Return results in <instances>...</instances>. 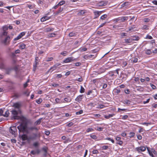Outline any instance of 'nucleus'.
<instances>
[{
    "instance_id": "obj_1",
    "label": "nucleus",
    "mask_w": 157,
    "mask_h": 157,
    "mask_svg": "<svg viewBox=\"0 0 157 157\" xmlns=\"http://www.w3.org/2000/svg\"><path fill=\"white\" fill-rule=\"evenodd\" d=\"M40 133H33L31 135L29 136V140H36L40 137Z\"/></svg>"
},
{
    "instance_id": "obj_2",
    "label": "nucleus",
    "mask_w": 157,
    "mask_h": 157,
    "mask_svg": "<svg viewBox=\"0 0 157 157\" xmlns=\"http://www.w3.org/2000/svg\"><path fill=\"white\" fill-rule=\"evenodd\" d=\"M10 132L14 136H16L17 135V130L16 126H12L10 128Z\"/></svg>"
},
{
    "instance_id": "obj_3",
    "label": "nucleus",
    "mask_w": 157,
    "mask_h": 157,
    "mask_svg": "<svg viewBox=\"0 0 157 157\" xmlns=\"http://www.w3.org/2000/svg\"><path fill=\"white\" fill-rule=\"evenodd\" d=\"M27 127V125L26 124H24L23 123H21L19 125L17 126V128L19 130L20 132H24L25 131Z\"/></svg>"
},
{
    "instance_id": "obj_4",
    "label": "nucleus",
    "mask_w": 157,
    "mask_h": 157,
    "mask_svg": "<svg viewBox=\"0 0 157 157\" xmlns=\"http://www.w3.org/2000/svg\"><path fill=\"white\" fill-rule=\"evenodd\" d=\"M11 112L13 116V117L11 118L12 120L17 119V112L15 110H13Z\"/></svg>"
},
{
    "instance_id": "obj_5",
    "label": "nucleus",
    "mask_w": 157,
    "mask_h": 157,
    "mask_svg": "<svg viewBox=\"0 0 157 157\" xmlns=\"http://www.w3.org/2000/svg\"><path fill=\"white\" fill-rule=\"evenodd\" d=\"M76 59H74L73 57H70L66 59L63 61V62L65 63H68L74 61Z\"/></svg>"
},
{
    "instance_id": "obj_6",
    "label": "nucleus",
    "mask_w": 157,
    "mask_h": 157,
    "mask_svg": "<svg viewBox=\"0 0 157 157\" xmlns=\"http://www.w3.org/2000/svg\"><path fill=\"white\" fill-rule=\"evenodd\" d=\"M136 150L138 152L140 153L142 151H145L146 150V148L145 147L141 146L136 148Z\"/></svg>"
},
{
    "instance_id": "obj_7",
    "label": "nucleus",
    "mask_w": 157,
    "mask_h": 157,
    "mask_svg": "<svg viewBox=\"0 0 157 157\" xmlns=\"http://www.w3.org/2000/svg\"><path fill=\"white\" fill-rule=\"evenodd\" d=\"M25 34V32H22L21 33L16 37L14 39V40H17L19 39H21L23 36H24Z\"/></svg>"
},
{
    "instance_id": "obj_8",
    "label": "nucleus",
    "mask_w": 157,
    "mask_h": 157,
    "mask_svg": "<svg viewBox=\"0 0 157 157\" xmlns=\"http://www.w3.org/2000/svg\"><path fill=\"white\" fill-rule=\"evenodd\" d=\"M83 95L82 94L78 96L75 99V101L80 103L83 98Z\"/></svg>"
},
{
    "instance_id": "obj_9",
    "label": "nucleus",
    "mask_w": 157,
    "mask_h": 157,
    "mask_svg": "<svg viewBox=\"0 0 157 157\" xmlns=\"http://www.w3.org/2000/svg\"><path fill=\"white\" fill-rule=\"evenodd\" d=\"M107 3V2H106L105 1H101L98 2L97 4V6H102L106 5Z\"/></svg>"
},
{
    "instance_id": "obj_10",
    "label": "nucleus",
    "mask_w": 157,
    "mask_h": 157,
    "mask_svg": "<svg viewBox=\"0 0 157 157\" xmlns=\"http://www.w3.org/2000/svg\"><path fill=\"white\" fill-rule=\"evenodd\" d=\"M21 138L22 140L25 141L26 140H29V136H28L26 134H23L21 136Z\"/></svg>"
},
{
    "instance_id": "obj_11",
    "label": "nucleus",
    "mask_w": 157,
    "mask_h": 157,
    "mask_svg": "<svg viewBox=\"0 0 157 157\" xmlns=\"http://www.w3.org/2000/svg\"><path fill=\"white\" fill-rule=\"evenodd\" d=\"M40 152V150L38 149H37L36 150L31 151L30 153L33 155H34L36 154H38Z\"/></svg>"
},
{
    "instance_id": "obj_12",
    "label": "nucleus",
    "mask_w": 157,
    "mask_h": 157,
    "mask_svg": "<svg viewBox=\"0 0 157 157\" xmlns=\"http://www.w3.org/2000/svg\"><path fill=\"white\" fill-rule=\"evenodd\" d=\"M10 37L9 36H7L3 41V43L5 44H8L10 41Z\"/></svg>"
},
{
    "instance_id": "obj_13",
    "label": "nucleus",
    "mask_w": 157,
    "mask_h": 157,
    "mask_svg": "<svg viewBox=\"0 0 157 157\" xmlns=\"http://www.w3.org/2000/svg\"><path fill=\"white\" fill-rule=\"evenodd\" d=\"M115 115V114L114 113L109 114L108 115H104V117L106 119H108L109 118L113 117Z\"/></svg>"
},
{
    "instance_id": "obj_14",
    "label": "nucleus",
    "mask_w": 157,
    "mask_h": 157,
    "mask_svg": "<svg viewBox=\"0 0 157 157\" xmlns=\"http://www.w3.org/2000/svg\"><path fill=\"white\" fill-rule=\"evenodd\" d=\"M13 106L15 108L18 109L21 106V104L19 102H17L13 104Z\"/></svg>"
},
{
    "instance_id": "obj_15",
    "label": "nucleus",
    "mask_w": 157,
    "mask_h": 157,
    "mask_svg": "<svg viewBox=\"0 0 157 157\" xmlns=\"http://www.w3.org/2000/svg\"><path fill=\"white\" fill-rule=\"evenodd\" d=\"M59 65V64H56L55 65L53 66L52 67L50 68L49 70L48 71H51V72L52 71L56 69L57 67Z\"/></svg>"
},
{
    "instance_id": "obj_16",
    "label": "nucleus",
    "mask_w": 157,
    "mask_h": 157,
    "mask_svg": "<svg viewBox=\"0 0 157 157\" xmlns=\"http://www.w3.org/2000/svg\"><path fill=\"white\" fill-rule=\"evenodd\" d=\"M94 13L95 15V18H97L100 15V14L101 13V12L98 11H95L94 12Z\"/></svg>"
},
{
    "instance_id": "obj_17",
    "label": "nucleus",
    "mask_w": 157,
    "mask_h": 157,
    "mask_svg": "<svg viewBox=\"0 0 157 157\" xmlns=\"http://www.w3.org/2000/svg\"><path fill=\"white\" fill-rule=\"evenodd\" d=\"M49 19V17L45 16L41 18L40 19V21L41 22H44L45 21Z\"/></svg>"
},
{
    "instance_id": "obj_18",
    "label": "nucleus",
    "mask_w": 157,
    "mask_h": 157,
    "mask_svg": "<svg viewBox=\"0 0 157 157\" xmlns=\"http://www.w3.org/2000/svg\"><path fill=\"white\" fill-rule=\"evenodd\" d=\"M128 17H120V19L121 21L123 22L125 21L128 20Z\"/></svg>"
},
{
    "instance_id": "obj_19",
    "label": "nucleus",
    "mask_w": 157,
    "mask_h": 157,
    "mask_svg": "<svg viewBox=\"0 0 157 157\" xmlns=\"http://www.w3.org/2000/svg\"><path fill=\"white\" fill-rule=\"evenodd\" d=\"M43 118H41L38 119L37 121H36L35 123V124L36 125H37L39 124L41 122V120H42Z\"/></svg>"
},
{
    "instance_id": "obj_20",
    "label": "nucleus",
    "mask_w": 157,
    "mask_h": 157,
    "mask_svg": "<svg viewBox=\"0 0 157 157\" xmlns=\"http://www.w3.org/2000/svg\"><path fill=\"white\" fill-rule=\"evenodd\" d=\"M55 101L57 103H62L64 102V101H63L61 100L60 99L58 98H56L55 99Z\"/></svg>"
},
{
    "instance_id": "obj_21",
    "label": "nucleus",
    "mask_w": 157,
    "mask_h": 157,
    "mask_svg": "<svg viewBox=\"0 0 157 157\" xmlns=\"http://www.w3.org/2000/svg\"><path fill=\"white\" fill-rule=\"evenodd\" d=\"M28 129L29 130H31V131H33V130H35L37 131V130H38V129H39L38 128L36 127L35 126H33V127H29V128Z\"/></svg>"
},
{
    "instance_id": "obj_22",
    "label": "nucleus",
    "mask_w": 157,
    "mask_h": 157,
    "mask_svg": "<svg viewBox=\"0 0 157 157\" xmlns=\"http://www.w3.org/2000/svg\"><path fill=\"white\" fill-rule=\"evenodd\" d=\"M125 43H131L132 42V40L131 38L125 39H124Z\"/></svg>"
},
{
    "instance_id": "obj_23",
    "label": "nucleus",
    "mask_w": 157,
    "mask_h": 157,
    "mask_svg": "<svg viewBox=\"0 0 157 157\" xmlns=\"http://www.w3.org/2000/svg\"><path fill=\"white\" fill-rule=\"evenodd\" d=\"M86 13V10H81L78 13V15H82Z\"/></svg>"
},
{
    "instance_id": "obj_24",
    "label": "nucleus",
    "mask_w": 157,
    "mask_h": 157,
    "mask_svg": "<svg viewBox=\"0 0 157 157\" xmlns=\"http://www.w3.org/2000/svg\"><path fill=\"white\" fill-rule=\"evenodd\" d=\"M93 56L91 55H85L83 56V58L85 59H88L91 58Z\"/></svg>"
},
{
    "instance_id": "obj_25",
    "label": "nucleus",
    "mask_w": 157,
    "mask_h": 157,
    "mask_svg": "<svg viewBox=\"0 0 157 157\" xmlns=\"http://www.w3.org/2000/svg\"><path fill=\"white\" fill-rule=\"evenodd\" d=\"M152 52L150 49H147L145 50V53L148 55H150L152 54Z\"/></svg>"
},
{
    "instance_id": "obj_26",
    "label": "nucleus",
    "mask_w": 157,
    "mask_h": 157,
    "mask_svg": "<svg viewBox=\"0 0 157 157\" xmlns=\"http://www.w3.org/2000/svg\"><path fill=\"white\" fill-rule=\"evenodd\" d=\"M63 10V8L62 7H60L59 10L56 12V14L58 15L59 13L61 12Z\"/></svg>"
},
{
    "instance_id": "obj_27",
    "label": "nucleus",
    "mask_w": 157,
    "mask_h": 157,
    "mask_svg": "<svg viewBox=\"0 0 157 157\" xmlns=\"http://www.w3.org/2000/svg\"><path fill=\"white\" fill-rule=\"evenodd\" d=\"M147 149L149 155L152 157H155L153 155V153L151 151V150L149 149V148L147 147Z\"/></svg>"
},
{
    "instance_id": "obj_28",
    "label": "nucleus",
    "mask_w": 157,
    "mask_h": 157,
    "mask_svg": "<svg viewBox=\"0 0 157 157\" xmlns=\"http://www.w3.org/2000/svg\"><path fill=\"white\" fill-rule=\"evenodd\" d=\"M123 103L124 104H129L131 103V101L128 100H125L123 101Z\"/></svg>"
},
{
    "instance_id": "obj_29",
    "label": "nucleus",
    "mask_w": 157,
    "mask_h": 157,
    "mask_svg": "<svg viewBox=\"0 0 157 157\" xmlns=\"http://www.w3.org/2000/svg\"><path fill=\"white\" fill-rule=\"evenodd\" d=\"M26 46V45L25 44H21L19 48L21 49H23L25 48Z\"/></svg>"
},
{
    "instance_id": "obj_30",
    "label": "nucleus",
    "mask_w": 157,
    "mask_h": 157,
    "mask_svg": "<svg viewBox=\"0 0 157 157\" xmlns=\"http://www.w3.org/2000/svg\"><path fill=\"white\" fill-rule=\"evenodd\" d=\"M9 114V112L8 110H7L6 111L5 114L3 115V116L6 117H7Z\"/></svg>"
},
{
    "instance_id": "obj_31",
    "label": "nucleus",
    "mask_w": 157,
    "mask_h": 157,
    "mask_svg": "<svg viewBox=\"0 0 157 157\" xmlns=\"http://www.w3.org/2000/svg\"><path fill=\"white\" fill-rule=\"evenodd\" d=\"M21 94L20 93H16L14 94V96L17 98H18L21 97Z\"/></svg>"
},
{
    "instance_id": "obj_32",
    "label": "nucleus",
    "mask_w": 157,
    "mask_h": 157,
    "mask_svg": "<svg viewBox=\"0 0 157 157\" xmlns=\"http://www.w3.org/2000/svg\"><path fill=\"white\" fill-rule=\"evenodd\" d=\"M71 101V99L68 98H64V101H66V102H70Z\"/></svg>"
},
{
    "instance_id": "obj_33",
    "label": "nucleus",
    "mask_w": 157,
    "mask_h": 157,
    "mask_svg": "<svg viewBox=\"0 0 157 157\" xmlns=\"http://www.w3.org/2000/svg\"><path fill=\"white\" fill-rule=\"evenodd\" d=\"M12 69L11 68H8L6 70V73L9 74L11 72Z\"/></svg>"
},
{
    "instance_id": "obj_34",
    "label": "nucleus",
    "mask_w": 157,
    "mask_h": 157,
    "mask_svg": "<svg viewBox=\"0 0 157 157\" xmlns=\"http://www.w3.org/2000/svg\"><path fill=\"white\" fill-rule=\"evenodd\" d=\"M107 17V15L105 14L103 15H102L100 17V19L102 20L105 19Z\"/></svg>"
},
{
    "instance_id": "obj_35",
    "label": "nucleus",
    "mask_w": 157,
    "mask_h": 157,
    "mask_svg": "<svg viewBox=\"0 0 157 157\" xmlns=\"http://www.w3.org/2000/svg\"><path fill=\"white\" fill-rule=\"evenodd\" d=\"M38 64V62L37 61H35V64L33 65V70H35L36 69V68L37 67V65Z\"/></svg>"
},
{
    "instance_id": "obj_36",
    "label": "nucleus",
    "mask_w": 157,
    "mask_h": 157,
    "mask_svg": "<svg viewBox=\"0 0 157 157\" xmlns=\"http://www.w3.org/2000/svg\"><path fill=\"white\" fill-rule=\"evenodd\" d=\"M30 93L28 90H27L26 91L23 92V94L26 95L27 97L29 96Z\"/></svg>"
},
{
    "instance_id": "obj_37",
    "label": "nucleus",
    "mask_w": 157,
    "mask_h": 157,
    "mask_svg": "<svg viewBox=\"0 0 157 157\" xmlns=\"http://www.w3.org/2000/svg\"><path fill=\"white\" fill-rule=\"evenodd\" d=\"M139 39V37L138 36H133V38L132 39V41L133 40H138Z\"/></svg>"
},
{
    "instance_id": "obj_38",
    "label": "nucleus",
    "mask_w": 157,
    "mask_h": 157,
    "mask_svg": "<svg viewBox=\"0 0 157 157\" xmlns=\"http://www.w3.org/2000/svg\"><path fill=\"white\" fill-rule=\"evenodd\" d=\"M54 30V29L53 28H47L46 29V31L47 32H49L51 31H52Z\"/></svg>"
},
{
    "instance_id": "obj_39",
    "label": "nucleus",
    "mask_w": 157,
    "mask_h": 157,
    "mask_svg": "<svg viewBox=\"0 0 157 157\" xmlns=\"http://www.w3.org/2000/svg\"><path fill=\"white\" fill-rule=\"evenodd\" d=\"M142 29L148 30L149 29L148 26L147 25H144L142 28Z\"/></svg>"
},
{
    "instance_id": "obj_40",
    "label": "nucleus",
    "mask_w": 157,
    "mask_h": 157,
    "mask_svg": "<svg viewBox=\"0 0 157 157\" xmlns=\"http://www.w3.org/2000/svg\"><path fill=\"white\" fill-rule=\"evenodd\" d=\"M53 59V58L52 57H48L46 59V61L47 62L52 61Z\"/></svg>"
},
{
    "instance_id": "obj_41",
    "label": "nucleus",
    "mask_w": 157,
    "mask_h": 157,
    "mask_svg": "<svg viewBox=\"0 0 157 157\" xmlns=\"http://www.w3.org/2000/svg\"><path fill=\"white\" fill-rule=\"evenodd\" d=\"M2 28L3 30V31H6L7 30H8V27L7 25H5Z\"/></svg>"
},
{
    "instance_id": "obj_42",
    "label": "nucleus",
    "mask_w": 157,
    "mask_h": 157,
    "mask_svg": "<svg viewBox=\"0 0 157 157\" xmlns=\"http://www.w3.org/2000/svg\"><path fill=\"white\" fill-rule=\"evenodd\" d=\"M84 91H85V89L82 86H81V89H80V92L81 93H84Z\"/></svg>"
},
{
    "instance_id": "obj_43",
    "label": "nucleus",
    "mask_w": 157,
    "mask_h": 157,
    "mask_svg": "<svg viewBox=\"0 0 157 157\" xmlns=\"http://www.w3.org/2000/svg\"><path fill=\"white\" fill-rule=\"evenodd\" d=\"M65 3V2L64 1H62L59 2L58 4L59 6H61L64 4Z\"/></svg>"
},
{
    "instance_id": "obj_44",
    "label": "nucleus",
    "mask_w": 157,
    "mask_h": 157,
    "mask_svg": "<svg viewBox=\"0 0 157 157\" xmlns=\"http://www.w3.org/2000/svg\"><path fill=\"white\" fill-rule=\"evenodd\" d=\"M109 147V146H103L101 147V148L102 150H105L108 149Z\"/></svg>"
},
{
    "instance_id": "obj_45",
    "label": "nucleus",
    "mask_w": 157,
    "mask_h": 157,
    "mask_svg": "<svg viewBox=\"0 0 157 157\" xmlns=\"http://www.w3.org/2000/svg\"><path fill=\"white\" fill-rule=\"evenodd\" d=\"M94 131V129L92 128H89L86 129V131L87 132Z\"/></svg>"
},
{
    "instance_id": "obj_46",
    "label": "nucleus",
    "mask_w": 157,
    "mask_h": 157,
    "mask_svg": "<svg viewBox=\"0 0 157 157\" xmlns=\"http://www.w3.org/2000/svg\"><path fill=\"white\" fill-rule=\"evenodd\" d=\"M128 3L127 2H126L124 3L122 5H121L122 7H124L125 6H127L128 5Z\"/></svg>"
},
{
    "instance_id": "obj_47",
    "label": "nucleus",
    "mask_w": 157,
    "mask_h": 157,
    "mask_svg": "<svg viewBox=\"0 0 157 157\" xmlns=\"http://www.w3.org/2000/svg\"><path fill=\"white\" fill-rule=\"evenodd\" d=\"M42 101V99L41 98L39 99L38 100H36V102L38 104H40Z\"/></svg>"
},
{
    "instance_id": "obj_48",
    "label": "nucleus",
    "mask_w": 157,
    "mask_h": 157,
    "mask_svg": "<svg viewBox=\"0 0 157 157\" xmlns=\"http://www.w3.org/2000/svg\"><path fill=\"white\" fill-rule=\"evenodd\" d=\"M75 34L73 32H71L69 34V36L70 37H72L75 36Z\"/></svg>"
},
{
    "instance_id": "obj_49",
    "label": "nucleus",
    "mask_w": 157,
    "mask_h": 157,
    "mask_svg": "<svg viewBox=\"0 0 157 157\" xmlns=\"http://www.w3.org/2000/svg\"><path fill=\"white\" fill-rule=\"evenodd\" d=\"M136 28V27L135 25H133L131 27H130L129 28V31H131Z\"/></svg>"
},
{
    "instance_id": "obj_50",
    "label": "nucleus",
    "mask_w": 157,
    "mask_h": 157,
    "mask_svg": "<svg viewBox=\"0 0 157 157\" xmlns=\"http://www.w3.org/2000/svg\"><path fill=\"white\" fill-rule=\"evenodd\" d=\"M117 144H119L120 145H122V144H123V141L121 140H120L119 141H118L117 142Z\"/></svg>"
},
{
    "instance_id": "obj_51",
    "label": "nucleus",
    "mask_w": 157,
    "mask_h": 157,
    "mask_svg": "<svg viewBox=\"0 0 157 157\" xmlns=\"http://www.w3.org/2000/svg\"><path fill=\"white\" fill-rule=\"evenodd\" d=\"M146 38L149 39H152L153 38L151 36H150L149 35H147L146 36Z\"/></svg>"
},
{
    "instance_id": "obj_52",
    "label": "nucleus",
    "mask_w": 157,
    "mask_h": 157,
    "mask_svg": "<svg viewBox=\"0 0 157 157\" xmlns=\"http://www.w3.org/2000/svg\"><path fill=\"white\" fill-rule=\"evenodd\" d=\"M83 113V110H80L79 111L77 112L76 113V115H79Z\"/></svg>"
},
{
    "instance_id": "obj_53",
    "label": "nucleus",
    "mask_w": 157,
    "mask_h": 157,
    "mask_svg": "<svg viewBox=\"0 0 157 157\" xmlns=\"http://www.w3.org/2000/svg\"><path fill=\"white\" fill-rule=\"evenodd\" d=\"M128 117V116L127 115H125L124 116H122V119L123 120H125L127 119Z\"/></svg>"
},
{
    "instance_id": "obj_54",
    "label": "nucleus",
    "mask_w": 157,
    "mask_h": 157,
    "mask_svg": "<svg viewBox=\"0 0 157 157\" xmlns=\"http://www.w3.org/2000/svg\"><path fill=\"white\" fill-rule=\"evenodd\" d=\"M129 134L130 135V137L131 138V137L134 136L135 135V133L132 132H130Z\"/></svg>"
},
{
    "instance_id": "obj_55",
    "label": "nucleus",
    "mask_w": 157,
    "mask_h": 157,
    "mask_svg": "<svg viewBox=\"0 0 157 157\" xmlns=\"http://www.w3.org/2000/svg\"><path fill=\"white\" fill-rule=\"evenodd\" d=\"M153 154H154V155H157V152L154 149H152L151 151Z\"/></svg>"
},
{
    "instance_id": "obj_56",
    "label": "nucleus",
    "mask_w": 157,
    "mask_h": 157,
    "mask_svg": "<svg viewBox=\"0 0 157 157\" xmlns=\"http://www.w3.org/2000/svg\"><path fill=\"white\" fill-rule=\"evenodd\" d=\"M78 150H81L82 148V145H79L76 147Z\"/></svg>"
},
{
    "instance_id": "obj_57",
    "label": "nucleus",
    "mask_w": 157,
    "mask_h": 157,
    "mask_svg": "<svg viewBox=\"0 0 157 157\" xmlns=\"http://www.w3.org/2000/svg\"><path fill=\"white\" fill-rule=\"evenodd\" d=\"M67 54V52L66 51H64L63 52H61L60 54L63 56H65Z\"/></svg>"
},
{
    "instance_id": "obj_58",
    "label": "nucleus",
    "mask_w": 157,
    "mask_h": 157,
    "mask_svg": "<svg viewBox=\"0 0 157 157\" xmlns=\"http://www.w3.org/2000/svg\"><path fill=\"white\" fill-rule=\"evenodd\" d=\"M92 153L93 154H96L99 153V152L98 150H94L92 151Z\"/></svg>"
},
{
    "instance_id": "obj_59",
    "label": "nucleus",
    "mask_w": 157,
    "mask_h": 157,
    "mask_svg": "<svg viewBox=\"0 0 157 157\" xmlns=\"http://www.w3.org/2000/svg\"><path fill=\"white\" fill-rule=\"evenodd\" d=\"M138 60V59L137 58H135L134 59H132V61H133V62L136 63L137 62Z\"/></svg>"
},
{
    "instance_id": "obj_60",
    "label": "nucleus",
    "mask_w": 157,
    "mask_h": 157,
    "mask_svg": "<svg viewBox=\"0 0 157 157\" xmlns=\"http://www.w3.org/2000/svg\"><path fill=\"white\" fill-rule=\"evenodd\" d=\"M56 77L57 78H60L62 77V75L61 74H57L55 75Z\"/></svg>"
},
{
    "instance_id": "obj_61",
    "label": "nucleus",
    "mask_w": 157,
    "mask_h": 157,
    "mask_svg": "<svg viewBox=\"0 0 157 157\" xmlns=\"http://www.w3.org/2000/svg\"><path fill=\"white\" fill-rule=\"evenodd\" d=\"M39 145V143L37 142H35L33 144V145L35 147H37Z\"/></svg>"
},
{
    "instance_id": "obj_62",
    "label": "nucleus",
    "mask_w": 157,
    "mask_h": 157,
    "mask_svg": "<svg viewBox=\"0 0 157 157\" xmlns=\"http://www.w3.org/2000/svg\"><path fill=\"white\" fill-rule=\"evenodd\" d=\"M90 137L92 139H95L97 138L96 136L95 135H90Z\"/></svg>"
},
{
    "instance_id": "obj_63",
    "label": "nucleus",
    "mask_w": 157,
    "mask_h": 157,
    "mask_svg": "<svg viewBox=\"0 0 157 157\" xmlns=\"http://www.w3.org/2000/svg\"><path fill=\"white\" fill-rule=\"evenodd\" d=\"M125 93L127 94H129L130 93V91L129 90V89H127L126 90H124Z\"/></svg>"
},
{
    "instance_id": "obj_64",
    "label": "nucleus",
    "mask_w": 157,
    "mask_h": 157,
    "mask_svg": "<svg viewBox=\"0 0 157 157\" xmlns=\"http://www.w3.org/2000/svg\"><path fill=\"white\" fill-rule=\"evenodd\" d=\"M73 125V122H71L68 124L67 125V126L68 127H71Z\"/></svg>"
}]
</instances>
